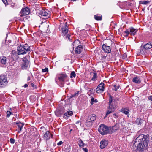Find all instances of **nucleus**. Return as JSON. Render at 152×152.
<instances>
[{
	"instance_id": "nucleus-1",
	"label": "nucleus",
	"mask_w": 152,
	"mask_h": 152,
	"mask_svg": "<svg viewBox=\"0 0 152 152\" xmlns=\"http://www.w3.org/2000/svg\"><path fill=\"white\" fill-rule=\"evenodd\" d=\"M118 128V126L117 125L111 127L110 126H108L102 124L99 127L98 131L102 135H104L112 132L113 130H116Z\"/></svg>"
},
{
	"instance_id": "nucleus-2",
	"label": "nucleus",
	"mask_w": 152,
	"mask_h": 152,
	"mask_svg": "<svg viewBox=\"0 0 152 152\" xmlns=\"http://www.w3.org/2000/svg\"><path fill=\"white\" fill-rule=\"evenodd\" d=\"M143 137L140 140V142L137 146V149L139 151L142 152L146 149L148 145L149 138L148 135H143Z\"/></svg>"
},
{
	"instance_id": "nucleus-3",
	"label": "nucleus",
	"mask_w": 152,
	"mask_h": 152,
	"mask_svg": "<svg viewBox=\"0 0 152 152\" xmlns=\"http://www.w3.org/2000/svg\"><path fill=\"white\" fill-rule=\"evenodd\" d=\"M30 47L28 46L27 44L24 46H20L17 48V53L18 55L23 54L29 52L30 51Z\"/></svg>"
},
{
	"instance_id": "nucleus-4",
	"label": "nucleus",
	"mask_w": 152,
	"mask_h": 152,
	"mask_svg": "<svg viewBox=\"0 0 152 152\" xmlns=\"http://www.w3.org/2000/svg\"><path fill=\"white\" fill-rule=\"evenodd\" d=\"M37 14L38 15L44 16V18L46 19L49 18L50 16V12L47 10L39 9L37 11Z\"/></svg>"
},
{
	"instance_id": "nucleus-5",
	"label": "nucleus",
	"mask_w": 152,
	"mask_h": 152,
	"mask_svg": "<svg viewBox=\"0 0 152 152\" xmlns=\"http://www.w3.org/2000/svg\"><path fill=\"white\" fill-rule=\"evenodd\" d=\"M8 81L6 76L4 75H0V88H4L6 86Z\"/></svg>"
},
{
	"instance_id": "nucleus-6",
	"label": "nucleus",
	"mask_w": 152,
	"mask_h": 152,
	"mask_svg": "<svg viewBox=\"0 0 152 152\" xmlns=\"http://www.w3.org/2000/svg\"><path fill=\"white\" fill-rule=\"evenodd\" d=\"M23 62L22 64V69H26L29 65V61L26 57L23 58Z\"/></svg>"
},
{
	"instance_id": "nucleus-7",
	"label": "nucleus",
	"mask_w": 152,
	"mask_h": 152,
	"mask_svg": "<svg viewBox=\"0 0 152 152\" xmlns=\"http://www.w3.org/2000/svg\"><path fill=\"white\" fill-rule=\"evenodd\" d=\"M104 84L102 82L99 84L96 89V92L98 93H102L104 91Z\"/></svg>"
},
{
	"instance_id": "nucleus-8",
	"label": "nucleus",
	"mask_w": 152,
	"mask_h": 152,
	"mask_svg": "<svg viewBox=\"0 0 152 152\" xmlns=\"http://www.w3.org/2000/svg\"><path fill=\"white\" fill-rule=\"evenodd\" d=\"M30 13L29 10L27 7H26L23 9H22L20 12L21 16L27 15L29 14Z\"/></svg>"
},
{
	"instance_id": "nucleus-9",
	"label": "nucleus",
	"mask_w": 152,
	"mask_h": 152,
	"mask_svg": "<svg viewBox=\"0 0 152 152\" xmlns=\"http://www.w3.org/2000/svg\"><path fill=\"white\" fill-rule=\"evenodd\" d=\"M102 49L105 53H110L111 52L110 47L107 46L106 44H103V45Z\"/></svg>"
},
{
	"instance_id": "nucleus-10",
	"label": "nucleus",
	"mask_w": 152,
	"mask_h": 152,
	"mask_svg": "<svg viewBox=\"0 0 152 152\" xmlns=\"http://www.w3.org/2000/svg\"><path fill=\"white\" fill-rule=\"evenodd\" d=\"M108 141L106 140H102L100 142V148L101 149L104 148L108 145Z\"/></svg>"
},
{
	"instance_id": "nucleus-11",
	"label": "nucleus",
	"mask_w": 152,
	"mask_h": 152,
	"mask_svg": "<svg viewBox=\"0 0 152 152\" xmlns=\"http://www.w3.org/2000/svg\"><path fill=\"white\" fill-rule=\"evenodd\" d=\"M66 77V75L64 73H63L59 75L58 78L60 81L63 82L64 79Z\"/></svg>"
},
{
	"instance_id": "nucleus-12",
	"label": "nucleus",
	"mask_w": 152,
	"mask_h": 152,
	"mask_svg": "<svg viewBox=\"0 0 152 152\" xmlns=\"http://www.w3.org/2000/svg\"><path fill=\"white\" fill-rule=\"evenodd\" d=\"M83 49V47L81 45H79L76 48L75 52L77 54H79L82 51Z\"/></svg>"
},
{
	"instance_id": "nucleus-13",
	"label": "nucleus",
	"mask_w": 152,
	"mask_h": 152,
	"mask_svg": "<svg viewBox=\"0 0 152 152\" xmlns=\"http://www.w3.org/2000/svg\"><path fill=\"white\" fill-rule=\"evenodd\" d=\"M96 119V116L95 114L90 115L88 117V119L94 123V122Z\"/></svg>"
},
{
	"instance_id": "nucleus-14",
	"label": "nucleus",
	"mask_w": 152,
	"mask_h": 152,
	"mask_svg": "<svg viewBox=\"0 0 152 152\" xmlns=\"http://www.w3.org/2000/svg\"><path fill=\"white\" fill-rule=\"evenodd\" d=\"M129 33L131 35H135L136 32L137 30V29L134 28L132 27H131L129 28Z\"/></svg>"
},
{
	"instance_id": "nucleus-15",
	"label": "nucleus",
	"mask_w": 152,
	"mask_h": 152,
	"mask_svg": "<svg viewBox=\"0 0 152 152\" xmlns=\"http://www.w3.org/2000/svg\"><path fill=\"white\" fill-rule=\"evenodd\" d=\"M143 48L145 50H148L152 48V43L149 42L147 43L143 46Z\"/></svg>"
},
{
	"instance_id": "nucleus-16",
	"label": "nucleus",
	"mask_w": 152,
	"mask_h": 152,
	"mask_svg": "<svg viewBox=\"0 0 152 152\" xmlns=\"http://www.w3.org/2000/svg\"><path fill=\"white\" fill-rule=\"evenodd\" d=\"M7 61V58L5 56H2L0 57V62L2 64H5Z\"/></svg>"
},
{
	"instance_id": "nucleus-17",
	"label": "nucleus",
	"mask_w": 152,
	"mask_h": 152,
	"mask_svg": "<svg viewBox=\"0 0 152 152\" xmlns=\"http://www.w3.org/2000/svg\"><path fill=\"white\" fill-rule=\"evenodd\" d=\"M129 110L127 108H122L121 109V112L126 115H127L129 117Z\"/></svg>"
},
{
	"instance_id": "nucleus-18",
	"label": "nucleus",
	"mask_w": 152,
	"mask_h": 152,
	"mask_svg": "<svg viewBox=\"0 0 152 152\" xmlns=\"http://www.w3.org/2000/svg\"><path fill=\"white\" fill-rule=\"evenodd\" d=\"M132 81L133 82L137 83H139L141 82L140 79L137 77H136L133 78Z\"/></svg>"
},
{
	"instance_id": "nucleus-19",
	"label": "nucleus",
	"mask_w": 152,
	"mask_h": 152,
	"mask_svg": "<svg viewBox=\"0 0 152 152\" xmlns=\"http://www.w3.org/2000/svg\"><path fill=\"white\" fill-rule=\"evenodd\" d=\"M17 126L18 127L19 129V131H21L22 130V127L24 125V124L20 122H18L16 123Z\"/></svg>"
},
{
	"instance_id": "nucleus-20",
	"label": "nucleus",
	"mask_w": 152,
	"mask_h": 152,
	"mask_svg": "<svg viewBox=\"0 0 152 152\" xmlns=\"http://www.w3.org/2000/svg\"><path fill=\"white\" fill-rule=\"evenodd\" d=\"M73 114V112L71 111H68L64 114L65 116H66L67 117H69L72 115Z\"/></svg>"
},
{
	"instance_id": "nucleus-21",
	"label": "nucleus",
	"mask_w": 152,
	"mask_h": 152,
	"mask_svg": "<svg viewBox=\"0 0 152 152\" xmlns=\"http://www.w3.org/2000/svg\"><path fill=\"white\" fill-rule=\"evenodd\" d=\"M144 121L140 118H137L136 120V124L138 125H141L143 123Z\"/></svg>"
},
{
	"instance_id": "nucleus-22",
	"label": "nucleus",
	"mask_w": 152,
	"mask_h": 152,
	"mask_svg": "<svg viewBox=\"0 0 152 152\" xmlns=\"http://www.w3.org/2000/svg\"><path fill=\"white\" fill-rule=\"evenodd\" d=\"M93 123H94L93 122L90 121H89V120H88V119L86 121V125L88 127H90L92 125Z\"/></svg>"
},
{
	"instance_id": "nucleus-23",
	"label": "nucleus",
	"mask_w": 152,
	"mask_h": 152,
	"mask_svg": "<svg viewBox=\"0 0 152 152\" xmlns=\"http://www.w3.org/2000/svg\"><path fill=\"white\" fill-rule=\"evenodd\" d=\"M62 31L63 33L66 34L68 31V28L66 27H64L61 28Z\"/></svg>"
},
{
	"instance_id": "nucleus-24",
	"label": "nucleus",
	"mask_w": 152,
	"mask_h": 152,
	"mask_svg": "<svg viewBox=\"0 0 152 152\" xmlns=\"http://www.w3.org/2000/svg\"><path fill=\"white\" fill-rule=\"evenodd\" d=\"M150 2L148 1H140L139 2L140 4H147L150 3Z\"/></svg>"
},
{
	"instance_id": "nucleus-25",
	"label": "nucleus",
	"mask_w": 152,
	"mask_h": 152,
	"mask_svg": "<svg viewBox=\"0 0 152 152\" xmlns=\"http://www.w3.org/2000/svg\"><path fill=\"white\" fill-rule=\"evenodd\" d=\"M129 34V32L128 30L125 31H124L123 33L124 36L125 37L128 36V35Z\"/></svg>"
},
{
	"instance_id": "nucleus-26",
	"label": "nucleus",
	"mask_w": 152,
	"mask_h": 152,
	"mask_svg": "<svg viewBox=\"0 0 152 152\" xmlns=\"http://www.w3.org/2000/svg\"><path fill=\"white\" fill-rule=\"evenodd\" d=\"M94 18L97 20H101L102 19V18L101 16H98L96 15L94 16Z\"/></svg>"
},
{
	"instance_id": "nucleus-27",
	"label": "nucleus",
	"mask_w": 152,
	"mask_h": 152,
	"mask_svg": "<svg viewBox=\"0 0 152 152\" xmlns=\"http://www.w3.org/2000/svg\"><path fill=\"white\" fill-rule=\"evenodd\" d=\"M76 76V74L74 71H72L70 74V77L72 78L73 77H75Z\"/></svg>"
},
{
	"instance_id": "nucleus-28",
	"label": "nucleus",
	"mask_w": 152,
	"mask_h": 152,
	"mask_svg": "<svg viewBox=\"0 0 152 152\" xmlns=\"http://www.w3.org/2000/svg\"><path fill=\"white\" fill-rule=\"evenodd\" d=\"M84 143L83 141L81 140L79 141V145L80 147H82L84 146Z\"/></svg>"
},
{
	"instance_id": "nucleus-29",
	"label": "nucleus",
	"mask_w": 152,
	"mask_h": 152,
	"mask_svg": "<svg viewBox=\"0 0 152 152\" xmlns=\"http://www.w3.org/2000/svg\"><path fill=\"white\" fill-rule=\"evenodd\" d=\"M97 77V74L96 73H94L93 77L91 79L92 80H95Z\"/></svg>"
},
{
	"instance_id": "nucleus-30",
	"label": "nucleus",
	"mask_w": 152,
	"mask_h": 152,
	"mask_svg": "<svg viewBox=\"0 0 152 152\" xmlns=\"http://www.w3.org/2000/svg\"><path fill=\"white\" fill-rule=\"evenodd\" d=\"M78 92L77 93H75L74 94L70 96V98H72L75 97L76 96H78Z\"/></svg>"
},
{
	"instance_id": "nucleus-31",
	"label": "nucleus",
	"mask_w": 152,
	"mask_h": 152,
	"mask_svg": "<svg viewBox=\"0 0 152 152\" xmlns=\"http://www.w3.org/2000/svg\"><path fill=\"white\" fill-rule=\"evenodd\" d=\"M114 87V90L115 91H116L118 90V89L119 88V86H117L116 85H114L113 86Z\"/></svg>"
},
{
	"instance_id": "nucleus-32",
	"label": "nucleus",
	"mask_w": 152,
	"mask_h": 152,
	"mask_svg": "<svg viewBox=\"0 0 152 152\" xmlns=\"http://www.w3.org/2000/svg\"><path fill=\"white\" fill-rule=\"evenodd\" d=\"M42 71L43 72H48V68L45 67V69H42Z\"/></svg>"
},
{
	"instance_id": "nucleus-33",
	"label": "nucleus",
	"mask_w": 152,
	"mask_h": 152,
	"mask_svg": "<svg viewBox=\"0 0 152 152\" xmlns=\"http://www.w3.org/2000/svg\"><path fill=\"white\" fill-rule=\"evenodd\" d=\"M12 114V113L9 111H7V117H9L10 115Z\"/></svg>"
},
{
	"instance_id": "nucleus-34",
	"label": "nucleus",
	"mask_w": 152,
	"mask_h": 152,
	"mask_svg": "<svg viewBox=\"0 0 152 152\" xmlns=\"http://www.w3.org/2000/svg\"><path fill=\"white\" fill-rule=\"evenodd\" d=\"M49 133L48 132H46L44 134V137H46V138H47L48 137V134H49Z\"/></svg>"
},
{
	"instance_id": "nucleus-35",
	"label": "nucleus",
	"mask_w": 152,
	"mask_h": 152,
	"mask_svg": "<svg viewBox=\"0 0 152 152\" xmlns=\"http://www.w3.org/2000/svg\"><path fill=\"white\" fill-rule=\"evenodd\" d=\"M108 108L113 109H115L114 107H113L112 104H109V106Z\"/></svg>"
},
{
	"instance_id": "nucleus-36",
	"label": "nucleus",
	"mask_w": 152,
	"mask_h": 152,
	"mask_svg": "<svg viewBox=\"0 0 152 152\" xmlns=\"http://www.w3.org/2000/svg\"><path fill=\"white\" fill-rule=\"evenodd\" d=\"M10 141L12 144H14L15 142V140L14 139L11 138L10 140Z\"/></svg>"
},
{
	"instance_id": "nucleus-37",
	"label": "nucleus",
	"mask_w": 152,
	"mask_h": 152,
	"mask_svg": "<svg viewBox=\"0 0 152 152\" xmlns=\"http://www.w3.org/2000/svg\"><path fill=\"white\" fill-rule=\"evenodd\" d=\"M94 102V98L92 97L91 98V104H92Z\"/></svg>"
},
{
	"instance_id": "nucleus-38",
	"label": "nucleus",
	"mask_w": 152,
	"mask_h": 152,
	"mask_svg": "<svg viewBox=\"0 0 152 152\" xmlns=\"http://www.w3.org/2000/svg\"><path fill=\"white\" fill-rule=\"evenodd\" d=\"M3 2L5 5L8 4V3L7 0H2Z\"/></svg>"
},
{
	"instance_id": "nucleus-39",
	"label": "nucleus",
	"mask_w": 152,
	"mask_h": 152,
	"mask_svg": "<svg viewBox=\"0 0 152 152\" xmlns=\"http://www.w3.org/2000/svg\"><path fill=\"white\" fill-rule=\"evenodd\" d=\"M82 149L85 152H88V150L86 148H83Z\"/></svg>"
},
{
	"instance_id": "nucleus-40",
	"label": "nucleus",
	"mask_w": 152,
	"mask_h": 152,
	"mask_svg": "<svg viewBox=\"0 0 152 152\" xmlns=\"http://www.w3.org/2000/svg\"><path fill=\"white\" fill-rule=\"evenodd\" d=\"M126 53H124L122 56V58L124 59L126 57Z\"/></svg>"
},
{
	"instance_id": "nucleus-41",
	"label": "nucleus",
	"mask_w": 152,
	"mask_h": 152,
	"mask_svg": "<svg viewBox=\"0 0 152 152\" xmlns=\"http://www.w3.org/2000/svg\"><path fill=\"white\" fill-rule=\"evenodd\" d=\"M112 113V111H109L108 110L107 111V112L106 113V115H108V114L111 113Z\"/></svg>"
},
{
	"instance_id": "nucleus-42",
	"label": "nucleus",
	"mask_w": 152,
	"mask_h": 152,
	"mask_svg": "<svg viewBox=\"0 0 152 152\" xmlns=\"http://www.w3.org/2000/svg\"><path fill=\"white\" fill-rule=\"evenodd\" d=\"M63 143L61 141H60L59 142H58L57 143V145L58 146L61 145Z\"/></svg>"
},
{
	"instance_id": "nucleus-43",
	"label": "nucleus",
	"mask_w": 152,
	"mask_h": 152,
	"mask_svg": "<svg viewBox=\"0 0 152 152\" xmlns=\"http://www.w3.org/2000/svg\"><path fill=\"white\" fill-rule=\"evenodd\" d=\"M112 102V97L110 96V98L109 99V104H111V103Z\"/></svg>"
},
{
	"instance_id": "nucleus-44",
	"label": "nucleus",
	"mask_w": 152,
	"mask_h": 152,
	"mask_svg": "<svg viewBox=\"0 0 152 152\" xmlns=\"http://www.w3.org/2000/svg\"><path fill=\"white\" fill-rule=\"evenodd\" d=\"M115 110V109H111L108 108V110L109 111H112V112H113Z\"/></svg>"
},
{
	"instance_id": "nucleus-45",
	"label": "nucleus",
	"mask_w": 152,
	"mask_h": 152,
	"mask_svg": "<svg viewBox=\"0 0 152 152\" xmlns=\"http://www.w3.org/2000/svg\"><path fill=\"white\" fill-rule=\"evenodd\" d=\"M70 35L69 34H68L66 36V38H68V39L70 40Z\"/></svg>"
},
{
	"instance_id": "nucleus-46",
	"label": "nucleus",
	"mask_w": 152,
	"mask_h": 152,
	"mask_svg": "<svg viewBox=\"0 0 152 152\" xmlns=\"http://www.w3.org/2000/svg\"><path fill=\"white\" fill-rule=\"evenodd\" d=\"M148 99L152 101V96H149L148 97Z\"/></svg>"
},
{
	"instance_id": "nucleus-47",
	"label": "nucleus",
	"mask_w": 152,
	"mask_h": 152,
	"mask_svg": "<svg viewBox=\"0 0 152 152\" xmlns=\"http://www.w3.org/2000/svg\"><path fill=\"white\" fill-rule=\"evenodd\" d=\"M90 91H91V92L93 93L94 91V90H93V89H91L90 90Z\"/></svg>"
},
{
	"instance_id": "nucleus-48",
	"label": "nucleus",
	"mask_w": 152,
	"mask_h": 152,
	"mask_svg": "<svg viewBox=\"0 0 152 152\" xmlns=\"http://www.w3.org/2000/svg\"><path fill=\"white\" fill-rule=\"evenodd\" d=\"M64 27H67V22H66L65 23V24H64Z\"/></svg>"
},
{
	"instance_id": "nucleus-49",
	"label": "nucleus",
	"mask_w": 152,
	"mask_h": 152,
	"mask_svg": "<svg viewBox=\"0 0 152 152\" xmlns=\"http://www.w3.org/2000/svg\"><path fill=\"white\" fill-rule=\"evenodd\" d=\"M28 86V85L27 84H25L24 86V87L25 88L27 87Z\"/></svg>"
},
{
	"instance_id": "nucleus-50",
	"label": "nucleus",
	"mask_w": 152,
	"mask_h": 152,
	"mask_svg": "<svg viewBox=\"0 0 152 152\" xmlns=\"http://www.w3.org/2000/svg\"><path fill=\"white\" fill-rule=\"evenodd\" d=\"M31 85L32 87H34V85L33 83H31Z\"/></svg>"
},
{
	"instance_id": "nucleus-51",
	"label": "nucleus",
	"mask_w": 152,
	"mask_h": 152,
	"mask_svg": "<svg viewBox=\"0 0 152 152\" xmlns=\"http://www.w3.org/2000/svg\"><path fill=\"white\" fill-rule=\"evenodd\" d=\"M30 77H28V78H27V80L28 81H29L30 80Z\"/></svg>"
},
{
	"instance_id": "nucleus-52",
	"label": "nucleus",
	"mask_w": 152,
	"mask_h": 152,
	"mask_svg": "<svg viewBox=\"0 0 152 152\" xmlns=\"http://www.w3.org/2000/svg\"><path fill=\"white\" fill-rule=\"evenodd\" d=\"M80 121H78L76 122V124H78L80 122Z\"/></svg>"
},
{
	"instance_id": "nucleus-53",
	"label": "nucleus",
	"mask_w": 152,
	"mask_h": 152,
	"mask_svg": "<svg viewBox=\"0 0 152 152\" xmlns=\"http://www.w3.org/2000/svg\"><path fill=\"white\" fill-rule=\"evenodd\" d=\"M107 115H106H106L104 117V119H105L106 118V117H107Z\"/></svg>"
},
{
	"instance_id": "nucleus-54",
	"label": "nucleus",
	"mask_w": 152,
	"mask_h": 152,
	"mask_svg": "<svg viewBox=\"0 0 152 152\" xmlns=\"http://www.w3.org/2000/svg\"><path fill=\"white\" fill-rule=\"evenodd\" d=\"M145 8L144 7V8H143L142 9V11H144L145 10Z\"/></svg>"
},
{
	"instance_id": "nucleus-55",
	"label": "nucleus",
	"mask_w": 152,
	"mask_h": 152,
	"mask_svg": "<svg viewBox=\"0 0 152 152\" xmlns=\"http://www.w3.org/2000/svg\"><path fill=\"white\" fill-rule=\"evenodd\" d=\"M72 131V129H70V132H71Z\"/></svg>"
},
{
	"instance_id": "nucleus-56",
	"label": "nucleus",
	"mask_w": 152,
	"mask_h": 152,
	"mask_svg": "<svg viewBox=\"0 0 152 152\" xmlns=\"http://www.w3.org/2000/svg\"><path fill=\"white\" fill-rule=\"evenodd\" d=\"M94 102H97V101H96V100H94Z\"/></svg>"
},
{
	"instance_id": "nucleus-57",
	"label": "nucleus",
	"mask_w": 152,
	"mask_h": 152,
	"mask_svg": "<svg viewBox=\"0 0 152 152\" xmlns=\"http://www.w3.org/2000/svg\"><path fill=\"white\" fill-rule=\"evenodd\" d=\"M4 46H6L7 45H5L4 44Z\"/></svg>"
},
{
	"instance_id": "nucleus-58",
	"label": "nucleus",
	"mask_w": 152,
	"mask_h": 152,
	"mask_svg": "<svg viewBox=\"0 0 152 152\" xmlns=\"http://www.w3.org/2000/svg\"><path fill=\"white\" fill-rule=\"evenodd\" d=\"M105 58V57L104 56H103V58Z\"/></svg>"
},
{
	"instance_id": "nucleus-59",
	"label": "nucleus",
	"mask_w": 152,
	"mask_h": 152,
	"mask_svg": "<svg viewBox=\"0 0 152 152\" xmlns=\"http://www.w3.org/2000/svg\"><path fill=\"white\" fill-rule=\"evenodd\" d=\"M114 115H116V114H114Z\"/></svg>"
},
{
	"instance_id": "nucleus-60",
	"label": "nucleus",
	"mask_w": 152,
	"mask_h": 152,
	"mask_svg": "<svg viewBox=\"0 0 152 152\" xmlns=\"http://www.w3.org/2000/svg\"><path fill=\"white\" fill-rule=\"evenodd\" d=\"M114 115H116V114H114Z\"/></svg>"
},
{
	"instance_id": "nucleus-61",
	"label": "nucleus",
	"mask_w": 152,
	"mask_h": 152,
	"mask_svg": "<svg viewBox=\"0 0 152 152\" xmlns=\"http://www.w3.org/2000/svg\"><path fill=\"white\" fill-rule=\"evenodd\" d=\"M38 152H41V151H38Z\"/></svg>"
},
{
	"instance_id": "nucleus-62",
	"label": "nucleus",
	"mask_w": 152,
	"mask_h": 152,
	"mask_svg": "<svg viewBox=\"0 0 152 152\" xmlns=\"http://www.w3.org/2000/svg\"><path fill=\"white\" fill-rule=\"evenodd\" d=\"M151 140H152V137L151 138Z\"/></svg>"
},
{
	"instance_id": "nucleus-63",
	"label": "nucleus",
	"mask_w": 152,
	"mask_h": 152,
	"mask_svg": "<svg viewBox=\"0 0 152 152\" xmlns=\"http://www.w3.org/2000/svg\"><path fill=\"white\" fill-rule=\"evenodd\" d=\"M2 49H4V48H2Z\"/></svg>"
}]
</instances>
